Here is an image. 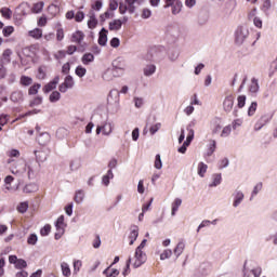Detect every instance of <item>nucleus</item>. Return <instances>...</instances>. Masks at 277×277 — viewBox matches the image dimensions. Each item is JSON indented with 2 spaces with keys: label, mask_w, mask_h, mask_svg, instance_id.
Segmentation results:
<instances>
[{
  "label": "nucleus",
  "mask_w": 277,
  "mask_h": 277,
  "mask_svg": "<svg viewBox=\"0 0 277 277\" xmlns=\"http://www.w3.org/2000/svg\"><path fill=\"white\" fill-rule=\"evenodd\" d=\"M62 98V94L58 91H53L50 94L49 101L50 103H57Z\"/></svg>",
  "instance_id": "nucleus-44"
},
{
  "label": "nucleus",
  "mask_w": 277,
  "mask_h": 277,
  "mask_svg": "<svg viewBox=\"0 0 277 277\" xmlns=\"http://www.w3.org/2000/svg\"><path fill=\"white\" fill-rule=\"evenodd\" d=\"M106 135L109 136L110 133H114V123L110 121H104L102 126L96 127V135Z\"/></svg>",
  "instance_id": "nucleus-4"
},
{
  "label": "nucleus",
  "mask_w": 277,
  "mask_h": 277,
  "mask_svg": "<svg viewBox=\"0 0 277 277\" xmlns=\"http://www.w3.org/2000/svg\"><path fill=\"white\" fill-rule=\"evenodd\" d=\"M233 133V127L225 126L221 131V137H228Z\"/></svg>",
  "instance_id": "nucleus-51"
},
{
  "label": "nucleus",
  "mask_w": 277,
  "mask_h": 277,
  "mask_svg": "<svg viewBox=\"0 0 277 277\" xmlns=\"http://www.w3.org/2000/svg\"><path fill=\"white\" fill-rule=\"evenodd\" d=\"M81 62L84 66H90L92 62H94V54L92 53H85L81 57Z\"/></svg>",
  "instance_id": "nucleus-28"
},
{
  "label": "nucleus",
  "mask_w": 277,
  "mask_h": 277,
  "mask_svg": "<svg viewBox=\"0 0 277 277\" xmlns=\"http://www.w3.org/2000/svg\"><path fill=\"white\" fill-rule=\"evenodd\" d=\"M256 107H259V104L256 102H252L248 108V116H254V114H256Z\"/></svg>",
  "instance_id": "nucleus-58"
},
{
  "label": "nucleus",
  "mask_w": 277,
  "mask_h": 277,
  "mask_svg": "<svg viewBox=\"0 0 277 277\" xmlns=\"http://www.w3.org/2000/svg\"><path fill=\"white\" fill-rule=\"evenodd\" d=\"M137 237H140V227L137 225H132L128 236L129 246H133V243L137 241Z\"/></svg>",
  "instance_id": "nucleus-10"
},
{
  "label": "nucleus",
  "mask_w": 277,
  "mask_h": 277,
  "mask_svg": "<svg viewBox=\"0 0 277 277\" xmlns=\"http://www.w3.org/2000/svg\"><path fill=\"white\" fill-rule=\"evenodd\" d=\"M183 10V2H181V0H179L177 2H175L172 6H171V12L174 16H176V14H181V11Z\"/></svg>",
  "instance_id": "nucleus-35"
},
{
  "label": "nucleus",
  "mask_w": 277,
  "mask_h": 277,
  "mask_svg": "<svg viewBox=\"0 0 277 277\" xmlns=\"http://www.w3.org/2000/svg\"><path fill=\"white\" fill-rule=\"evenodd\" d=\"M103 275L105 277H118V276H120V271H118L116 268H111V265H110L106 269L103 271Z\"/></svg>",
  "instance_id": "nucleus-22"
},
{
  "label": "nucleus",
  "mask_w": 277,
  "mask_h": 277,
  "mask_svg": "<svg viewBox=\"0 0 277 277\" xmlns=\"http://www.w3.org/2000/svg\"><path fill=\"white\" fill-rule=\"evenodd\" d=\"M111 75H114V70L107 69L103 75L104 81H111Z\"/></svg>",
  "instance_id": "nucleus-62"
},
{
  "label": "nucleus",
  "mask_w": 277,
  "mask_h": 277,
  "mask_svg": "<svg viewBox=\"0 0 277 277\" xmlns=\"http://www.w3.org/2000/svg\"><path fill=\"white\" fill-rule=\"evenodd\" d=\"M98 44L101 47H105L107 44V29L102 28L98 36Z\"/></svg>",
  "instance_id": "nucleus-27"
},
{
  "label": "nucleus",
  "mask_w": 277,
  "mask_h": 277,
  "mask_svg": "<svg viewBox=\"0 0 277 277\" xmlns=\"http://www.w3.org/2000/svg\"><path fill=\"white\" fill-rule=\"evenodd\" d=\"M246 101H247L246 95H238L237 97L238 109H243V107H246Z\"/></svg>",
  "instance_id": "nucleus-49"
},
{
  "label": "nucleus",
  "mask_w": 277,
  "mask_h": 277,
  "mask_svg": "<svg viewBox=\"0 0 277 277\" xmlns=\"http://www.w3.org/2000/svg\"><path fill=\"white\" fill-rule=\"evenodd\" d=\"M12 50L6 49L3 51L2 54V64H10V62H12Z\"/></svg>",
  "instance_id": "nucleus-36"
},
{
  "label": "nucleus",
  "mask_w": 277,
  "mask_h": 277,
  "mask_svg": "<svg viewBox=\"0 0 277 277\" xmlns=\"http://www.w3.org/2000/svg\"><path fill=\"white\" fill-rule=\"evenodd\" d=\"M61 271L64 277L72 276V271H70V265L67 262L61 263Z\"/></svg>",
  "instance_id": "nucleus-24"
},
{
  "label": "nucleus",
  "mask_w": 277,
  "mask_h": 277,
  "mask_svg": "<svg viewBox=\"0 0 277 277\" xmlns=\"http://www.w3.org/2000/svg\"><path fill=\"white\" fill-rule=\"evenodd\" d=\"M56 233L54 239L60 240L64 236L66 223H64V215H61L55 223Z\"/></svg>",
  "instance_id": "nucleus-5"
},
{
  "label": "nucleus",
  "mask_w": 277,
  "mask_h": 277,
  "mask_svg": "<svg viewBox=\"0 0 277 277\" xmlns=\"http://www.w3.org/2000/svg\"><path fill=\"white\" fill-rule=\"evenodd\" d=\"M128 261L129 263H132V267H134V269H137L148 261V256L146 255V251L135 249L134 254L129 256Z\"/></svg>",
  "instance_id": "nucleus-2"
},
{
  "label": "nucleus",
  "mask_w": 277,
  "mask_h": 277,
  "mask_svg": "<svg viewBox=\"0 0 277 277\" xmlns=\"http://www.w3.org/2000/svg\"><path fill=\"white\" fill-rule=\"evenodd\" d=\"M75 88V79L72 76L68 75L65 77L64 82L60 84L58 90L62 94H66L68 90H72Z\"/></svg>",
  "instance_id": "nucleus-6"
},
{
  "label": "nucleus",
  "mask_w": 277,
  "mask_h": 277,
  "mask_svg": "<svg viewBox=\"0 0 277 277\" xmlns=\"http://www.w3.org/2000/svg\"><path fill=\"white\" fill-rule=\"evenodd\" d=\"M150 16H153V11L148 8H143L141 10V18H143L144 21H148V18H150Z\"/></svg>",
  "instance_id": "nucleus-40"
},
{
  "label": "nucleus",
  "mask_w": 277,
  "mask_h": 277,
  "mask_svg": "<svg viewBox=\"0 0 277 277\" xmlns=\"http://www.w3.org/2000/svg\"><path fill=\"white\" fill-rule=\"evenodd\" d=\"M242 277H261L263 274V268L255 262L247 261L243 264Z\"/></svg>",
  "instance_id": "nucleus-1"
},
{
  "label": "nucleus",
  "mask_w": 277,
  "mask_h": 277,
  "mask_svg": "<svg viewBox=\"0 0 277 277\" xmlns=\"http://www.w3.org/2000/svg\"><path fill=\"white\" fill-rule=\"evenodd\" d=\"M272 115H263L254 124V131H261L263 127L269 124Z\"/></svg>",
  "instance_id": "nucleus-11"
},
{
  "label": "nucleus",
  "mask_w": 277,
  "mask_h": 277,
  "mask_svg": "<svg viewBox=\"0 0 277 277\" xmlns=\"http://www.w3.org/2000/svg\"><path fill=\"white\" fill-rule=\"evenodd\" d=\"M77 77H79L80 79H83V77H85V75L88 74V69H85V67L79 65L76 67L75 70Z\"/></svg>",
  "instance_id": "nucleus-41"
},
{
  "label": "nucleus",
  "mask_w": 277,
  "mask_h": 277,
  "mask_svg": "<svg viewBox=\"0 0 277 277\" xmlns=\"http://www.w3.org/2000/svg\"><path fill=\"white\" fill-rule=\"evenodd\" d=\"M44 9V2L40 1L34 4L32 9H31V13L32 14H40V12H42V10Z\"/></svg>",
  "instance_id": "nucleus-39"
},
{
  "label": "nucleus",
  "mask_w": 277,
  "mask_h": 277,
  "mask_svg": "<svg viewBox=\"0 0 277 277\" xmlns=\"http://www.w3.org/2000/svg\"><path fill=\"white\" fill-rule=\"evenodd\" d=\"M36 159L39 163H44L47 161V153L44 151H35Z\"/></svg>",
  "instance_id": "nucleus-47"
},
{
  "label": "nucleus",
  "mask_w": 277,
  "mask_h": 277,
  "mask_svg": "<svg viewBox=\"0 0 277 277\" xmlns=\"http://www.w3.org/2000/svg\"><path fill=\"white\" fill-rule=\"evenodd\" d=\"M75 207V203L70 202L65 207V213L70 217L72 215V209Z\"/></svg>",
  "instance_id": "nucleus-63"
},
{
  "label": "nucleus",
  "mask_w": 277,
  "mask_h": 277,
  "mask_svg": "<svg viewBox=\"0 0 277 277\" xmlns=\"http://www.w3.org/2000/svg\"><path fill=\"white\" fill-rule=\"evenodd\" d=\"M29 10H30L29 3L27 2H23L17 8V11L19 12V14H22V16H27V14H29Z\"/></svg>",
  "instance_id": "nucleus-33"
},
{
  "label": "nucleus",
  "mask_w": 277,
  "mask_h": 277,
  "mask_svg": "<svg viewBox=\"0 0 277 277\" xmlns=\"http://www.w3.org/2000/svg\"><path fill=\"white\" fill-rule=\"evenodd\" d=\"M222 185V173H214L212 175V183L209 184V187H217Z\"/></svg>",
  "instance_id": "nucleus-25"
},
{
  "label": "nucleus",
  "mask_w": 277,
  "mask_h": 277,
  "mask_svg": "<svg viewBox=\"0 0 277 277\" xmlns=\"http://www.w3.org/2000/svg\"><path fill=\"white\" fill-rule=\"evenodd\" d=\"M110 98H114L115 103L119 104L120 103V92H118V90H111L108 95V101Z\"/></svg>",
  "instance_id": "nucleus-42"
},
{
  "label": "nucleus",
  "mask_w": 277,
  "mask_h": 277,
  "mask_svg": "<svg viewBox=\"0 0 277 277\" xmlns=\"http://www.w3.org/2000/svg\"><path fill=\"white\" fill-rule=\"evenodd\" d=\"M49 233H51V225H44L40 230L41 237H48Z\"/></svg>",
  "instance_id": "nucleus-61"
},
{
  "label": "nucleus",
  "mask_w": 277,
  "mask_h": 277,
  "mask_svg": "<svg viewBox=\"0 0 277 277\" xmlns=\"http://www.w3.org/2000/svg\"><path fill=\"white\" fill-rule=\"evenodd\" d=\"M155 72H157V66L155 64H147L143 68V74L145 77H153V75H155Z\"/></svg>",
  "instance_id": "nucleus-18"
},
{
  "label": "nucleus",
  "mask_w": 277,
  "mask_h": 277,
  "mask_svg": "<svg viewBox=\"0 0 277 277\" xmlns=\"http://www.w3.org/2000/svg\"><path fill=\"white\" fill-rule=\"evenodd\" d=\"M28 36L30 38H34L35 40H40V38H42V29L40 28H35L32 30L28 31Z\"/></svg>",
  "instance_id": "nucleus-34"
},
{
  "label": "nucleus",
  "mask_w": 277,
  "mask_h": 277,
  "mask_svg": "<svg viewBox=\"0 0 277 277\" xmlns=\"http://www.w3.org/2000/svg\"><path fill=\"white\" fill-rule=\"evenodd\" d=\"M38 142L39 144H41V146H45V144H49V142H51V134H49L48 132L41 133L38 137Z\"/></svg>",
  "instance_id": "nucleus-26"
},
{
  "label": "nucleus",
  "mask_w": 277,
  "mask_h": 277,
  "mask_svg": "<svg viewBox=\"0 0 277 277\" xmlns=\"http://www.w3.org/2000/svg\"><path fill=\"white\" fill-rule=\"evenodd\" d=\"M81 267H83V262L81 260L74 261V274H79L81 272Z\"/></svg>",
  "instance_id": "nucleus-54"
},
{
  "label": "nucleus",
  "mask_w": 277,
  "mask_h": 277,
  "mask_svg": "<svg viewBox=\"0 0 277 277\" xmlns=\"http://www.w3.org/2000/svg\"><path fill=\"white\" fill-rule=\"evenodd\" d=\"M40 105H42V96H36L29 104L30 107H38Z\"/></svg>",
  "instance_id": "nucleus-57"
},
{
  "label": "nucleus",
  "mask_w": 277,
  "mask_h": 277,
  "mask_svg": "<svg viewBox=\"0 0 277 277\" xmlns=\"http://www.w3.org/2000/svg\"><path fill=\"white\" fill-rule=\"evenodd\" d=\"M210 128L212 131V135H217L219 132L222 131V119L215 117L210 121Z\"/></svg>",
  "instance_id": "nucleus-13"
},
{
  "label": "nucleus",
  "mask_w": 277,
  "mask_h": 277,
  "mask_svg": "<svg viewBox=\"0 0 277 277\" xmlns=\"http://www.w3.org/2000/svg\"><path fill=\"white\" fill-rule=\"evenodd\" d=\"M154 167L156 168V170H161V168H163V162L161 161V155L159 154L156 155Z\"/></svg>",
  "instance_id": "nucleus-55"
},
{
  "label": "nucleus",
  "mask_w": 277,
  "mask_h": 277,
  "mask_svg": "<svg viewBox=\"0 0 277 277\" xmlns=\"http://www.w3.org/2000/svg\"><path fill=\"white\" fill-rule=\"evenodd\" d=\"M260 90H261V85H259V79L252 78L248 85L249 94H251V96H256Z\"/></svg>",
  "instance_id": "nucleus-12"
},
{
  "label": "nucleus",
  "mask_w": 277,
  "mask_h": 277,
  "mask_svg": "<svg viewBox=\"0 0 277 277\" xmlns=\"http://www.w3.org/2000/svg\"><path fill=\"white\" fill-rule=\"evenodd\" d=\"M127 21H129L127 17H123V19H114L109 23L108 28L110 31H120V29H122V24L127 23Z\"/></svg>",
  "instance_id": "nucleus-14"
},
{
  "label": "nucleus",
  "mask_w": 277,
  "mask_h": 277,
  "mask_svg": "<svg viewBox=\"0 0 277 277\" xmlns=\"http://www.w3.org/2000/svg\"><path fill=\"white\" fill-rule=\"evenodd\" d=\"M10 117L5 114L0 115V131H3V127L8 124Z\"/></svg>",
  "instance_id": "nucleus-50"
},
{
  "label": "nucleus",
  "mask_w": 277,
  "mask_h": 277,
  "mask_svg": "<svg viewBox=\"0 0 277 277\" xmlns=\"http://www.w3.org/2000/svg\"><path fill=\"white\" fill-rule=\"evenodd\" d=\"M261 10L266 16H269V12H272V0H264Z\"/></svg>",
  "instance_id": "nucleus-29"
},
{
  "label": "nucleus",
  "mask_w": 277,
  "mask_h": 277,
  "mask_svg": "<svg viewBox=\"0 0 277 277\" xmlns=\"http://www.w3.org/2000/svg\"><path fill=\"white\" fill-rule=\"evenodd\" d=\"M98 25V19H96V15L94 13L90 14V18L88 21V27L89 29H95V27Z\"/></svg>",
  "instance_id": "nucleus-37"
},
{
  "label": "nucleus",
  "mask_w": 277,
  "mask_h": 277,
  "mask_svg": "<svg viewBox=\"0 0 277 277\" xmlns=\"http://www.w3.org/2000/svg\"><path fill=\"white\" fill-rule=\"evenodd\" d=\"M84 38L85 35L83 34V31L78 30L71 35V42H75L76 44H81Z\"/></svg>",
  "instance_id": "nucleus-19"
},
{
  "label": "nucleus",
  "mask_w": 277,
  "mask_h": 277,
  "mask_svg": "<svg viewBox=\"0 0 277 277\" xmlns=\"http://www.w3.org/2000/svg\"><path fill=\"white\" fill-rule=\"evenodd\" d=\"M41 88H42V84H40V83H35V84H32V85L28 89V94H29V96H36V94H38V92L40 91Z\"/></svg>",
  "instance_id": "nucleus-38"
},
{
  "label": "nucleus",
  "mask_w": 277,
  "mask_h": 277,
  "mask_svg": "<svg viewBox=\"0 0 277 277\" xmlns=\"http://www.w3.org/2000/svg\"><path fill=\"white\" fill-rule=\"evenodd\" d=\"M183 205V199L175 198L173 202L171 203V215L174 217L176 215V212L179 211L180 207Z\"/></svg>",
  "instance_id": "nucleus-20"
},
{
  "label": "nucleus",
  "mask_w": 277,
  "mask_h": 277,
  "mask_svg": "<svg viewBox=\"0 0 277 277\" xmlns=\"http://www.w3.org/2000/svg\"><path fill=\"white\" fill-rule=\"evenodd\" d=\"M111 179H114V171L108 170L107 173L102 177L103 185H105V187H109V181H111Z\"/></svg>",
  "instance_id": "nucleus-32"
},
{
  "label": "nucleus",
  "mask_w": 277,
  "mask_h": 277,
  "mask_svg": "<svg viewBox=\"0 0 277 277\" xmlns=\"http://www.w3.org/2000/svg\"><path fill=\"white\" fill-rule=\"evenodd\" d=\"M172 251L171 249H164L162 251V253L160 254V261H166L167 259H171L172 258Z\"/></svg>",
  "instance_id": "nucleus-53"
},
{
  "label": "nucleus",
  "mask_w": 277,
  "mask_h": 277,
  "mask_svg": "<svg viewBox=\"0 0 277 277\" xmlns=\"http://www.w3.org/2000/svg\"><path fill=\"white\" fill-rule=\"evenodd\" d=\"M207 170H209V166L205 162H199L197 166V174L200 176V179H205V175L207 174Z\"/></svg>",
  "instance_id": "nucleus-21"
},
{
  "label": "nucleus",
  "mask_w": 277,
  "mask_h": 277,
  "mask_svg": "<svg viewBox=\"0 0 277 277\" xmlns=\"http://www.w3.org/2000/svg\"><path fill=\"white\" fill-rule=\"evenodd\" d=\"M233 107H235V95L229 93L223 100V111L230 114V111H233Z\"/></svg>",
  "instance_id": "nucleus-7"
},
{
  "label": "nucleus",
  "mask_w": 277,
  "mask_h": 277,
  "mask_svg": "<svg viewBox=\"0 0 277 277\" xmlns=\"http://www.w3.org/2000/svg\"><path fill=\"white\" fill-rule=\"evenodd\" d=\"M29 209V202L23 201L17 206L18 213H27V210Z\"/></svg>",
  "instance_id": "nucleus-48"
},
{
  "label": "nucleus",
  "mask_w": 277,
  "mask_h": 277,
  "mask_svg": "<svg viewBox=\"0 0 277 277\" xmlns=\"http://www.w3.org/2000/svg\"><path fill=\"white\" fill-rule=\"evenodd\" d=\"M248 36H250V30H248L243 26H239L235 31L236 44H243V42H246V40L248 39Z\"/></svg>",
  "instance_id": "nucleus-3"
},
{
  "label": "nucleus",
  "mask_w": 277,
  "mask_h": 277,
  "mask_svg": "<svg viewBox=\"0 0 277 277\" xmlns=\"http://www.w3.org/2000/svg\"><path fill=\"white\" fill-rule=\"evenodd\" d=\"M183 252H185V241L180 240L176 245V247L173 249V254L175 256V259H179V256H181V254H183Z\"/></svg>",
  "instance_id": "nucleus-17"
},
{
  "label": "nucleus",
  "mask_w": 277,
  "mask_h": 277,
  "mask_svg": "<svg viewBox=\"0 0 277 277\" xmlns=\"http://www.w3.org/2000/svg\"><path fill=\"white\" fill-rule=\"evenodd\" d=\"M38 189H39L38 184L29 183L24 186L23 192L24 194H36Z\"/></svg>",
  "instance_id": "nucleus-23"
},
{
  "label": "nucleus",
  "mask_w": 277,
  "mask_h": 277,
  "mask_svg": "<svg viewBox=\"0 0 277 277\" xmlns=\"http://www.w3.org/2000/svg\"><path fill=\"white\" fill-rule=\"evenodd\" d=\"M27 243H28L29 246H36V243H38V235H36V234H30V235L28 236Z\"/></svg>",
  "instance_id": "nucleus-59"
},
{
  "label": "nucleus",
  "mask_w": 277,
  "mask_h": 277,
  "mask_svg": "<svg viewBox=\"0 0 277 277\" xmlns=\"http://www.w3.org/2000/svg\"><path fill=\"white\" fill-rule=\"evenodd\" d=\"M9 263H11V265H14L15 269H25V267H27V261L18 259V256L16 255H10Z\"/></svg>",
  "instance_id": "nucleus-9"
},
{
  "label": "nucleus",
  "mask_w": 277,
  "mask_h": 277,
  "mask_svg": "<svg viewBox=\"0 0 277 277\" xmlns=\"http://www.w3.org/2000/svg\"><path fill=\"white\" fill-rule=\"evenodd\" d=\"M10 100L12 103H23V101H25V93L21 90L14 91L11 94Z\"/></svg>",
  "instance_id": "nucleus-16"
},
{
  "label": "nucleus",
  "mask_w": 277,
  "mask_h": 277,
  "mask_svg": "<svg viewBox=\"0 0 277 277\" xmlns=\"http://www.w3.org/2000/svg\"><path fill=\"white\" fill-rule=\"evenodd\" d=\"M0 13L2 14L3 18H6V21L12 18V10H10V8L0 9Z\"/></svg>",
  "instance_id": "nucleus-46"
},
{
  "label": "nucleus",
  "mask_w": 277,
  "mask_h": 277,
  "mask_svg": "<svg viewBox=\"0 0 277 277\" xmlns=\"http://www.w3.org/2000/svg\"><path fill=\"white\" fill-rule=\"evenodd\" d=\"M84 198H85V192H83V189L76 190L74 200L77 205H81Z\"/></svg>",
  "instance_id": "nucleus-31"
},
{
  "label": "nucleus",
  "mask_w": 277,
  "mask_h": 277,
  "mask_svg": "<svg viewBox=\"0 0 277 277\" xmlns=\"http://www.w3.org/2000/svg\"><path fill=\"white\" fill-rule=\"evenodd\" d=\"M207 150H217V142L213 138H210L207 145Z\"/></svg>",
  "instance_id": "nucleus-60"
},
{
  "label": "nucleus",
  "mask_w": 277,
  "mask_h": 277,
  "mask_svg": "<svg viewBox=\"0 0 277 277\" xmlns=\"http://www.w3.org/2000/svg\"><path fill=\"white\" fill-rule=\"evenodd\" d=\"M261 189H263V183H258L254 187L253 190L251 193V197L250 200H252V198H255L259 193L261 192Z\"/></svg>",
  "instance_id": "nucleus-45"
},
{
  "label": "nucleus",
  "mask_w": 277,
  "mask_h": 277,
  "mask_svg": "<svg viewBox=\"0 0 277 277\" xmlns=\"http://www.w3.org/2000/svg\"><path fill=\"white\" fill-rule=\"evenodd\" d=\"M34 83V79L28 76H22L19 78V84L23 85V88H29Z\"/></svg>",
  "instance_id": "nucleus-30"
},
{
  "label": "nucleus",
  "mask_w": 277,
  "mask_h": 277,
  "mask_svg": "<svg viewBox=\"0 0 277 277\" xmlns=\"http://www.w3.org/2000/svg\"><path fill=\"white\" fill-rule=\"evenodd\" d=\"M91 8L95 12H101L103 10V0H93Z\"/></svg>",
  "instance_id": "nucleus-43"
},
{
  "label": "nucleus",
  "mask_w": 277,
  "mask_h": 277,
  "mask_svg": "<svg viewBox=\"0 0 277 277\" xmlns=\"http://www.w3.org/2000/svg\"><path fill=\"white\" fill-rule=\"evenodd\" d=\"M57 83H60V76H56L52 81L43 87L44 94H49V92H53L55 88H57Z\"/></svg>",
  "instance_id": "nucleus-15"
},
{
  "label": "nucleus",
  "mask_w": 277,
  "mask_h": 277,
  "mask_svg": "<svg viewBox=\"0 0 277 277\" xmlns=\"http://www.w3.org/2000/svg\"><path fill=\"white\" fill-rule=\"evenodd\" d=\"M133 103H134V106L136 107V109H142V107H144V100H143V97L134 96L133 97Z\"/></svg>",
  "instance_id": "nucleus-52"
},
{
  "label": "nucleus",
  "mask_w": 277,
  "mask_h": 277,
  "mask_svg": "<svg viewBox=\"0 0 277 277\" xmlns=\"http://www.w3.org/2000/svg\"><path fill=\"white\" fill-rule=\"evenodd\" d=\"M232 198H233V207H234V209H237V207H239L241 205V202H243L246 195L243 194V192L241 189L236 188L234 190V193L232 194Z\"/></svg>",
  "instance_id": "nucleus-8"
},
{
  "label": "nucleus",
  "mask_w": 277,
  "mask_h": 277,
  "mask_svg": "<svg viewBox=\"0 0 277 277\" xmlns=\"http://www.w3.org/2000/svg\"><path fill=\"white\" fill-rule=\"evenodd\" d=\"M159 129H161V123H156L149 128V133L151 135H155V133H157V131H159Z\"/></svg>",
  "instance_id": "nucleus-64"
},
{
  "label": "nucleus",
  "mask_w": 277,
  "mask_h": 277,
  "mask_svg": "<svg viewBox=\"0 0 277 277\" xmlns=\"http://www.w3.org/2000/svg\"><path fill=\"white\" fill-rule=\"evenodd\" d=\"M2 34L4 38H10L14 34V28L13 26H6L2 29Z\"/></svg>",
  "instance_id": "nucleus-56"
}]
</instances>
